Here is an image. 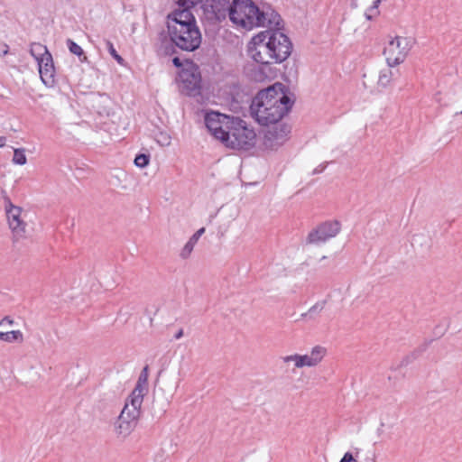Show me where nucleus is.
<instances>
[{
  "mask_svg": "<svg viewBox=\"0 0 462 462\" xmlns=\"http://www.w3.org/2000/svg\"><path fill=\"white\" fill-rule=\"evenodd\" d=\"M292 102L283 91V85L276 83L257 93L250 106L253 118L262 125L277 124L291 108Z\"/></svg>",
  "mask_w": 462,
  "mask_h": 462,
  "instance_id": "obj_1",
  "label": "nucleus"
},
{
  "mask_svg": "<svg viewBox=\"0 0 462 462\" xmlns=\"http://www.w3.org/2000/svg\"><path fill=\"white\" fill-rule=\"evenodd\" d=\"M228 17L236 27L245 30L257 27L272 28L282 22L280 14L271 6L260 9L251 0H234Z\"/></svg>",
  "mask_w": 462,
  "mask_h": 462,
  "instance_id": "obj_2",
  "label": "nucleus"
},
{
  "mask_svg": "<svg viewBox=\"0 0 462 462\" xmlns=\"http://www.w3.org/2000/svg\"><path fill=\"white\" fill-rule=\"evenodd\" d=\"M168 34L179 49L193 51L201 44V32L189 10H173L167 15Z\"/></svg>",
  "mask_w": 462,
  "mask_h": 462,
  "instance_id": "obj_3",
  "label": "nucleus"
},
{
  "mask_svg": "<svg viewBox=\"0 0 462 462\" xmlns=\"http://www.w3.org/2000/svg\"><path fill=\"white\" fill-rule=\"evenodd\" d=\"M255 142L254 130L249 128L242 119L235 117L223 143L232 149L249 150L254 146Z\"/></svg>",
  "mask_w": 462,
  "mask_h": 462,
  "instance_id": "obj_4",
  "label": "nucleus"
},
{
  "mask_svg": "<svg viewBox=\"0 0 462 462\" xmlns=\"http://www.w3.org/2000/svg\"><path fill=\"white\" fill-rule=\"evenodd\" d=\"M30 53L37 62L39 74L42 83L50 88L55 83V68L52 56L47 47L39 42H33Z\"/></svg>",
  "mask_w": 462,
  "mask_h": 462,
  "instance_id": "obj_5",
  "label": "nucleus"
},
{
  "mask_svg": "<svg viewBox=\"0 0 462 462\" xmlns=\"http://www.w3.org/2000/svg\"><path fill=\"white\" fill-rule=\"evenodd\" d=\"M281 24L268 28L264 31L268 33V42L273 52L274 63H282L286 60L292 51V43L289 37L281 31Z\"/></svg>",
  "mask_w": 462,
  "mask_h": 462,
  "instance_id": "obj_6",
  "label": "nucleus"
},
{
  "mask_svg": "<svg viewBox=\"0 0 462 462\" xmlns=\"http://www.w3.org/2000/svg\"><path fill=\"white\" fill-rule=\"evenodd\" d=\"M413 46V40L409 37L395 36L383 50L387 66L396 67L407 58Z\"/></svg>",
  "mask_w": 462,
  "mask_h": 462,
  "instance_id": "obj_7",
  "label": "nucleus"
},
{
  "mask_svg": "<svg viewBox=\"0 0 462 462\" xmlns=\"http://www.w3.org/2000/svg\"><path fill=\"white\" fill-rule=\"evenodd\" d=\"M268 33L263 32L254 36L248 43L247 54L257 64H273V52L268 42Z\"/></svg>",
  "mask_w": 462,
  "mask_h": 462,
  "instance_id": "obj_8",
  "label": "nucleus"
},
{
  "mask_svg": "<svg viewBox=\"0 0 462 462\" xmlns=\"http://www.w3.org/2000/svg\"><path fill=\"white\" fill-rule=\"evenodd\" d=\"M179 87L180 91L188 96L195 97L201 88V75L199 68L194 63H188L179 73Z\"/></svg>",
  "mask_w": 462,
  "mask_h": 462,
  "instance_id": "obj_9",
  "label": "nucleus"
},
{
  "mask_svg": "<svg viewBox=\"0 0 462 462\" xmlns=\"http://www.w3.org/2000/svg\"><path fill=\"white\" fill-rule=\"evenodd\" d=\"M3 194L5 209L13 236L15 240L23 238L25 236L27 224L22 216L23 208L14 206L5 191H3Z\"/></svg>",
  "mask_w": 462,
  "mask_h": 462,
  "instance_id": "obj_10",
  "label": "nucleus"
},
{
  "mask_svg": "<svg viewBox=\"0 0 462 462\" xmlns=\"http://www.w3.org/2000/svg\"><path fill=\"white\" fill-rule=\"evenodd\" d=\"M327 355V349L321 346H316L310 352L305 355H290L282 357L285 364L293 363L295 368L317 366Z\"/></svg>",
  "mask_w": 462,
  "mask_h": 462,
  "instance_id": "obj_11",
  "label": "nucleus"
},
{
  "mask_svg": "<svg viewBox=\"0 0 462 462\" xmlns=\"http://www.w3.org/2000/svg\"><path fill=\"white\" fill-rule=\"evenodd\" d=\"M234 118L218 112H210L205 116V125L211 134L223 143Z\"/></svg>",
  "mask_w": 462,
  "mask_h": 462,
  "instance_id": "obj_12",
  "label": "nucleus"
},
{
  "mask_svg": "<svg viewBox=\"0 0 462 462\" xmlns=\"http://www.w3.org/2000/svg\"><path fill=\"white\" fill-rule=\"evenodd\" d=\"M340 231L341 223L338 220L325 221L309 233L307 243L313 245L324 244L336 237Z\"/></svg>",
  "mask_w": 462,
  "mask_h": 462,
  "instance_id": "obj_13",
  "label": "nucleus"
},
{
  "mask_svg": "<svg viewBox=\"0 0 462 462\" xmlns=\"http://www.w3.org/2000/svg\"><path fill=\"white\" fill-rule=\"evenodd\" d=\"M229 0H203L201 9L208 20L221 22L228 15Z\"/></svg>",
  "mask_w": 462,
  "mask_h": 462,
  "instance_id": "obj_14",
  "label": "nucleus"
},
{
  "mask_svg": "<svg viewBox=\"0 0 462 462\" xmlns=\"http://www.w3.org/2000/svg\"><path fill=\"white\" fill-rule=\"evenodd\" d=\"M290 132V126L285 124H281L274 126L273 128L268 130L265 134V145L272 149L282 145L286 142Z\"/></svg>",
  "mask_w": 462,
  "mask_h": 462,
  "instance_id": "obj_15",
  "label": "nucleus"
},
{
  "mask_svg": "<svg viewBox=\"0 0 462 462\" xmlns=\"http://www.w3.org/2000/svg\"><path fill=\"white\" fill-rule=\"evenodd\" d=\"M143 402V400L142 398L132 396L130 394L119 415L123 416V418L126 417V419H130L137 422L141 413Z\"/></svg>",
  "mask_w": 462,
  "mask_h": 462,
  "instance_id": "obj_16",
  "label": "nucleus"
},
{
  "mask_svg": "<svg viewBox=\"0 0 462 462\" xmlns=\"http://www.w3.org/2000/svg\"><path fill=\"white\" fill-rule=\"evenodd\" d=\"M148 366H144L138 377L135 387L131 393L132 396L139 397L143 400L144 395L148 391Z\"/></svg>",
  "mask_w": 462,
  "mask_h": 462,
  "instance_id": "obj_17",
  "label": "nucleus"
},
{
  "mask_svg": "<svg viewBox=\"0 0 462 462\" xmlns=\"http://www.w3.org/2000/svg\"><path fill=\"white\" fill-rule=\"evenodd\" d=\"M136 423L133 420L126 419V417L123 418V416L119 415L115 423L116 433L120 437L125 438L134 430Z\"/></svg>",
  "mask_w": 462,
  "mask_h": 462,
  "instance_id": "obj_18",
  "label": "nucleus"
},
{
  "mask_svg": "<svg viewBox=\"0 0 462 462\" xmlns=\"http://www.w3.org/2000/svg\"><path fill=\"white\" fill-rule=\"evenodd\" d=\"M394 67H387L380 70L377 85L379 88H388L392 82L396 79L399 74V70H393Z\"/></svg>",
  "mask_w": 462,
  "mask_h": 462,
  "instance_id": "obj_19",
  "label": "nucleus"
},
{
  "mask_svg": "<svg viewBox=\"0 0 462 462\" xmlns=\"http://www.w3.org/2000/svg\"><path fill=\"white\" fill-rule=\"evenodd\" d=\"M271 71V68L269 65H261L253 67L249 69L248 75L251 78V79L257 81V82H263L266 79H268L269 75L268 73Z\"/></svg>",
  "mask_w": 462,
  "mask_h": 462,
  "instance_id": "obj_20",
  "label": "nucleus"
},
{
  "mask_svg": "<svg viewBox=\"0 0 462 462\" xmlns=\"http://www.w3.org/2000/svg\"><path fill=\"white\" fill-rule=\"evenodd\" d=\"M0 340L8 343L22 342L23 340V335L20 330L0 332Z\"/></svg>",
  "mask_w": 462,
  "mask_h": 462,
  "instance_id": "obj_21",
  "label": "nucleus"
},
{
  "mask_svg": "<svg viewBox=\"0 0 462 462\" xmlns=\"http://www.w3.org/2000/svg\"><path fill=\"white\" fill-rule=\"evenodd\" d=\"M326 300H320L315 303L310 310L301 314L302 318H310L314 319L317 315H319L323 309L325 308Z\"/></svg>",
  "mask_w": 462,
  "mask_h": 462,
  "instance_id": "obj_22",
  "label": "nucleus"
},
{
  "mask_svg": "<svg viewBox=\"0 0 462 462\" xmlns=\"http://www.w3.org/2000/svg\"><path fill=\"white\" fill-rule=\"evenodd\" d=\"M67 46L71 53L77 55L79 58L81 56H83V59H81V61L87 60V57L84 55L83 49L78 43H76L74 41H72L70 39L67 40Z\"/></svg>",
  "mask_w": 462,
  "mask_h": 462,
  "instance_id": "obj_23",
  "label": "nucleus"
},
{
  "mask_svg": "<svg viewBox=\"0 0 462 462\" xmlns=\"http://www.w3.org/2000/svg\"><path fill=\"white\" fill-rule=\"evenodd\" d=\"M13 162L17 165H24L27 162L25 151L23 148H17L14 151Z\"/></svg>",
  "mask_w": 462,
  "mask_h": 462,
  "instance_id": "obj_24",
  "label": "nucleus"
},
{
  "mask_svg": "<svg viewBox=\"0 0 462 462\" xmlns=\"http://www.w3.org/2000/svg\"><path fill=\"white\" fill-rule=\"evenodd\" d=\"M155 141L162 147L169 146L171 143V136L167 132L161 131L156 134Z\"/></svg>",
  "mask_w": 462,
  "mask_h": 462,
  "instance_id": "obj_25",
  "label": "nucleus"
},
{
  "mask_svg": "<svg viewBox=\"0 0 462 462\" xmlns=\"http://www.w3.org/2000/svg\"><path fill=\"white\" fill-rule=\"evenodd\" d=\"M202 1L203 0H178L177 1V5H178V8H176L175 10H189L194 7L195 5H197L198 4H201L202 5Z\"/></svg>",
  "mask_w": 462,
  "mask_h": 462,
  "instance_id": "obj_26",
  "label": "nucleus"
},
{
  "mask_svg": "<svg viewBox=\"0 0 462 462\" xmlns=\"http://www.w3.org/2000/svg\"><path fill=\"white\" fill-rule=\"evenodd\" d=\"M195 245H196L195 244H193L188 240V242L184 245V246L181 248V250L180 252V254H179L180 257L183 260L189 258Z\"/></svg>",
  "mask_w": 462,
  "mask_h": 462,
  "instance_id": "obj_27",
  "label": "nucleus"
},
{
  "mask_svg": "<svg viewBox=\"0 0 462 462\" xmlns=\"http://www.w3.org/2000/svg\"><path fill=\"white\" fill-rule=\"evenodd\" d=\"M107 50L111 56L119 63L122 64L124 61V59L117 53L116 51L114 44L110 41H106V42Z\"/></svg>",
  "mask_w": 462,
  "mask_h": 462,
  "instance_id": "obj_28",
  "label": "nucleus"
},
{
  "mask_svg": "<svg viewBox=\"0 0 462 462\" xmlns=\"http://www.w3.org/2000/svg\"><path fill=\"white\" fill-rule=\"evenodd\" d=\"M149 163V156L146 154H139L134 159L135 166L139 168H144Z\"/></svg>",
  "mask_w": 462,
  "mask_h": 462,
  "instance_id": "obj_29",
  "label": "nucleus"
},
{
  "mask_svg": "<svg viewBox=\"0 0 462 462\" xmlns=\"http://www.w3.org/2000/svg\"><path fill=\"white\" fill-rule=\"evenodd\" d=\"M340 462H357L350 452H346Z\"/></svg>",
  "mask_w": 462,
  "mask_h": 462,
  "instance_id": "obj_30",
  "label": "nucleus"
},
{
  "mask_svg": "<svg viewBox=\"0 0 462 462\" xmlns=\"http://www.w3.org/2000/svg\"><path fill=\"white\" fill-rule=\"evenodd\" d=\"M9 51V46L7 44H0V56H5Z\"/></svg>",
  "mask_w": 462,
  "mask_h": 462,
  "instance_id": "obj_31",
  "label": "nucleus"
},
{
  "mask_svg": "<svg viewBox=\"0 0 462 462\" xmlns=\"http://www.w3.org/2000/svg\"><path fill=\"white\" fill-rule=\"evenodd\" d=\"M7 324L12 326L14 324V320L10 319L9 317H5L1 321L0 325Z\"/></svg>",
  "mask_w": 462,
  "mask_h": 462,
  "instance_id": "obj_32",
  "label": "nucleus"
},
{
  "mask_svg": "<svg viewBox=\"0 0 462 462\" xmlns=\"http://www.w3.org/2000/svg\"><path fill=\"white\" fill-rule=\"evenodd\" d=\"M200 236H199L196 232L189 237V241L197 245L198 241L199 240Z\"/></svg>",
  "mask_w": 462,
  "mask_h": 462,
  "instance_id": "obj_33",
  "label": "nucleus"
},
{
  "mask_svg": "<svg viewBox=\"0 0 462 462\" xmlns=\"http://www.w3.org/2000/svg\"><path fill=\"white\" fill-rule=\"evenodd\" d=\"M172 62H173V64H174L176 67H180V66H181L180 60L178 57H175V58L172 60Z\"/></svg>",
  "mask_w": 462,
  "mask_h": 462,
  "instance_id": "obj_34",
  "label": "nucleus"
},
{
  "mask_svg": "<svg viewBox=\"0 0 462 462\" xmlns=\"http://www.w3.org/2000/svg\"><path fill=\"white\" fill-rule=\"evenodd\" d=\"M183 337V329H180L174 336L175 339H180Z\"/></svg>",
  "mask_w": 462,
  "mask_h": 462,
  "instance_id": "obj_35",
  "label": "nucleus"
},
{
  "mask_svg": "<svg viewBox=\"0 0 462 462\" xmlns=\"http://www.w3.org/2000/svg\"><path fill=\"white\" fill-rule=\"evenodd\" d=\"M205 227H201L196 231V234L201 237V236L205 233Z\"/></svg>",
  "mask_w": 462,
  "mask_h": 462,
  "instance_id": "obj_36",
  "label": "nucleus"
},
{
  "mask_svg": "<svg viewBox=\"0 0 462 462\" xmlns=\"http://www.w3.org/2000/svg\"><path fill=\"white\" fill-rule=\"evenodd\" d=\"M5 137H0V148L5 145Z\"/></svg>",
  "mask_w": 462,
  "mask_h": 462,
  "instance_id": "obj_37",
  "label": "nucleus"
},
{
  "mask_svg": "<svg viewBox=\"0 0 462 462\" xmlns=\"http://www.w3.org/2000/svg\"><path fill=\"white\" fill-rule=\"evenodd\" d=\"M382 0H375L374 2L373 9H376L378 5L381 3Z\"/></svg>",
  "mask_w": 462,
  "mask_h": 462,
  "instance_id": "obj_38",
  "label": "nucleus"
},
{
  "mask_svg": "<svg viewBox=\"0 0 462 462\" xmlns=\"http://www.w3.org/2000/svg\"><path fill=\"white\" fill-rule=\"evenodd\" d=\"M322 171H323V168H322V169H320V170L316 169V170L314 171V172H315V173H318V172H321Z\"/></svg>",
  "mask_w": 462,
  "mask_h": 462,
  "instance_id": "obj_39",
  "label": "nucleus"
},
{
  "mask_svg": "<svg viewBox=\"0 0 462 462\" xmlns=\"http://www.w3.org/2000/svg\"><path fill=\"white\" fill-rule=\"evenodd\" d=\"M365 15H366V18H367V19H369V20L371 19V16H370V15H368V14H365Z\"/></svg>",
  "mask_w": 462,
  "mask_h": 462,
  "instance_id": "obj_40",
  "label": "nucleus"
},
{
  "mask_svg": "<svg viewBox=\"0 0 462 462\" xmlns=\"http://www.w3.org/2000/svg\"><path fill=\"white\" fill-rule=\"evenodd\" d=\"M460 114H462V111L460 112Z\"/></svg>",
  "mask_w": 462,
  "mask_h": 462,
  "instance_id": "obj_41",
  "label": "nucleus"
}]
</instances>
